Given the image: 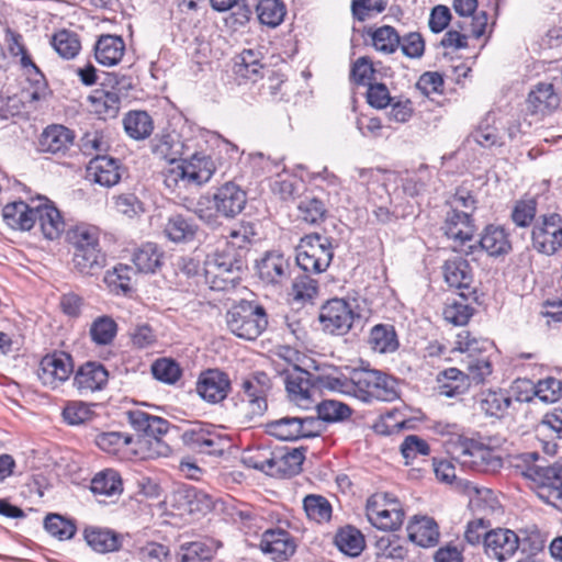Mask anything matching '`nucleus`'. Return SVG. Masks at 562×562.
I'll list each match as a JSON object with an SVG mask.
<instances>
[{"mask_svg":"<svg viewBox=\"0 0 562 562\" xmlns=\"http://www.w3.org/2000/svg\"><path fill=\"white\" fill-rule=\"evenodd\" d=\"M247 203L246 192L235 182L222 184L213 194L201 195L192 212L210 226L220 225V218L233 220Z\"/></svg>","mask_w":562,"mask_h":562,"instance_id":"obj_1","label":"nucleus"},{"mask_svg":"<svg viewBox=\"0 0 562 562\" xmlns=\"http://www.w3.org/2000/svg\"><path fill=\"white\" fill-rule=\"evenodd\" d=\"M518 460L526 464L522 474L532 481L537 496L562 510V460L552 465L537 464V452L522 453Z\"/></svg>","mask_w":562,"mask_h":562,"instance_id":"obj_2","label":"nucleus"},{"mask_svg":"<svg viewBox=\"0 0 562 562\" xmlns=\"http://www.w3.org/2000/svg\"><path fill=\"white\" fill-rule=\"evenodd\" d=\"M244 266L245 261L240 254H235L224 247L207 256L204 261L205 282L216 291L233 289L240 279Z\"/></svg>","mask_w":562,"mask_h":562,"instance_id":"obj_3","label":"nucleus"},{"mask_svg":"<svg viewBox=\"0 0 562 562\" xmlns=\"http://www.w3.org/2000/svg\"><path fill=\"white\" fill-rule=\"evenodd\" d=\"M226 323L237 337L254 340L267 328L268 319L262 306L241 301L227 311Z\"/></svg>","mask_w":562,"mask_h":562,"instance_id":"obj_4","label":"nucleus"},{"mask_svg":"<svg viewBox=\"0 0 562 562\" xmlns=\"http://www.w3.org/2000/svg\"><path fill=\"white\" fill-rule=\"evenodd\" d=\"M450 454L463 467L479 472L495 473L503 467V458L496 450L470 439H458Z\"/></svg>","mask_w":562,"mask_h":562,"instance_id":"obj_5","label":"nucleus"},{"mask_svg":"<svg viewBox=\"0 0 562 562\" xmlns=\"http://www.w3.org/2000/svg\"><path fill=\"white\" fill-rule=\"evenodd\" d=\"M215 171L214 161L203 153L193 154L190 159H183L181 164L171 166L165 175V183L168 188L207 182Z\"/></svg>","mask_w":562,"mask_h":562,"instance_id":"obj_6","label":"nucleus"},{"mask_svg":"<svg viewBox=\"0 0 562 562\" xmlns=\"http://www.w3.org/2000/svg\"><path fill=\"white\" fill-rule=\"evenodd\" d=\"M334 257L330 240L319 234L301 238L296 247L297 266L307 273L319 274L327 270Z\"/></svg>","mask_w":562,"mask_h":562,"instance_id":"obj_7","label":"nucleus"},{"mask_svg":"<svg viewBox=\"0 0 562 562\" xmlns=\"http://www.w3.org/2000/svg\"><path fill=\"white\" fill-rule=\"evenodd\" d=\"M456 344V349L465 355L461 361L469 385L485 383L486 379L493 372V367L487 356L481 352L475 353L476 351H481L479 341L475 338H470L468 331H462L458 335Z\"/></svg>","mask_w":562,"mask_h":562,"instance_id":"obj_8","label":"nucleus"},{"mask_svg":"<svg viewBox=\"0 0 562 562\" xmlns=\"http://www.w3.org/2000/svg\"><path fill=\"white\" fill-rule=\"evenodd\" d=\"M366 512L373 527H401L405 516L400 501L385 492L371 495L367 501Z\"/></svg>","mask_w":562,"mask_h":562,"instance_id":"obj_9","label":"nucleus"},{"mask_svg":"<svg viewBox=\"0 0 562 562\" xmlns=\"http://www.w3.org/2000/svg\"><path fill=\"white\" fill-rule=\"evenodd\" d=\"M443 234L451 239L454 245V250L472 255L475 245H467L471 241L475 232V225L472 216L468 211H460L457 209H449L445 215V221L441 226Z\"/></svg>","mask_w":562,"mask_h":562,"instance_id":"obj_10","label":"nucleus"},{"mask_svg":"<svg viewBox=\"0 0 562 562\" xmlns=\"http://www.w3.org/2000/svg\"><path fill=\"white\" fill-rule=\"evenodd\" d=\"M127 415L132 427L147 438L146 442L154 446L153 453L149 456H167L169 447L161 441L160 437L169 429L168 420L139 409L131 411Z\"/></svg>","mask_w":562,"mask_h":562,"instance_id":"obj_11","label":"nucleus"},{"mask_svg":"<svg viewBox=\"0 0 562 562\" xmlns=\"http://www.w3.org/2000/svg\"><path fill=\"white\" fill-rule=\"evenodd\" d=\"M358 317L351 303L344 299H333L322 306L318 318L326 333L345 335Z\"/></svg>","mask_w":562,"mask_h":562,"instance_id":"obj_12","label":"nucleus"},{"mask_svg":"<svg viewBox=\"0 0 562 562\" xmlns=\"http://www.w3.org/2000/svg\"><path fill=\"white\" fill-rule=\"evenodd\" d=\"M533 248L543 255L551 256L562 248V217L550 214L540 217L532 228Z\"/></svg>","mask_w":562,"mask_h":562,"instance_id":"obj_13","label":"nucleus"},{"mask_svg":"<svg viewBox=\"0 0 562 562\" xmlns=\"http://www.w3.org/2000/svg\"><path fill=\"white\" fill-rule=\"evenodd\" d=\"M442 271L445 281L449 286L460 290L459 295L463 301H476L473 269L468 260L460 257L449 259L442 266Z\"/></svg>","mask_w":562,"mask_h":562,"instance_id":"obj_14","label":"nucleus"},{"mask_svg":"<svg viewBox=\"0 0 562 562\" xmlns=\"http://www.w3.org/2000/svg\"><path fill=\"white\" fill-rule=\"evenodd\" d=\"M258 547L273 562H285L295 554L297 542L288 529H265Z\"/></svg>","mask_w":562,"mask_h":562,"instance_id":"obj_15","label":"nucleus"},{"mask_svg":"<svg viewBox=\"0 0 562 562\" xmlns=\"http://www.w3.org/2000/svg\"><path fill=\"white\" fill-rule=\"evenodd\" d=\"M482 542L490 558L504 562L519 549L520 537L514 529H487Z\"/></svg>","mask_w":562,"mask_h":562,"instance_id":"obj_16","label":"nucleus"},{"mask_svg":"<svg viewBox=\"0 0 562 562\" xmlns=\"http://www.w3.org/2000/svg\"><path fill=\"white\" fill-rule=\"evenodd\" d=\"M72 370V359L69 355L65 352H54L46 355L41 360L37 375L45 386L56 389L68 380Z\"/></svg>","mask_w":562,"mask_h":562,"instance_id":"obj_17","label":"nucleus"},{"mask_svg":"<svg viewBox=\"0 0 562 562\" xmlns=\"http://www.w3.org/2000/svg\"><path fill=\"white\" fill-rule=\"evenodd\" d=\"M476 495L470 499L473 519L465 527H491L497 522V517L504 514L502 506L490 490H475Z\"/></svg>","mask_w":562,"mask_h":562,"instance_id":"obj_18","label":"nucleus"},{"mask_svg":"<svg viewBox=\"0 0 562 562\" xmlns=\"http://www.w3.org/2000/svg\"><path fill=\"white\" fill-rule=\"evenodd\" d=\"M513 390L516 392L518 402H529L533 396L546 403H553L559 400L562 391V383L555 378H546L533 384L529 380H518Z\"/></svg>","mask_w":562,"mask_h":562,"instance_id":"obj_19","label":"nucleus"},{"mask_svg":"<svg viewBox=\"0 0 562 562\" xmlns=\"http://www.w3.org/2000/svg\"><path fill=\"white\" fill-rule=\"evenodd\" d=\"M82 538L92 552L109 554L124 549V543L131 536L116 529H82Z\"/></svg>","mask_w":562,"mask_h":562,"instance_id":"obj_20","label":"nucleus"},{"mask_svg":"<svg viewBox=\"0 0 562 562\" xmlns=\"http://www.w3.org/2000/svg\"><path fill=\"white\" fill-rule=\"evenodd\" d=\"M195 390L204 401L216 404L227 396L231 381L225 372L210 369L200 374Z\"/></svg>","mask_w":562,"mask_h":562,"instance_id":"obj_21","label":"nucleus"},{"mask_svg":"<svg viewBox=\"0 0 562 562\" xmlns=\"http://www.w3.org/2000/svg\"><path fill=\"white\" fill-rule=\"evenodd\" d=\"M109 380L108 370L99 362H86L74 376V386L80 395H88L104 389Z\"/></svg>","mask_w":562,"mask_h":562,"instance_id":"obj_22","label":"nucleus"},{"mask_svg":"<svg viewBox=\"0 0 562 562\" xmlns=\"http://www.w3.org/2000/svg\"><path fill=\"white\" fill-rule=\"evenodd\" d=\"M32 198L30 203L14 201L5 204L2 210V217L5 224L12 229L30 231L36 223L37 202Z\"/></svg>","mask_w":562,"mask_h":562,"instance_id":"obj_23","label":"nucleus"},{"mask_svg":"<svg viewBox=\"0 0 562 562\" xmlns=\"http://www.w3.org/2000/svg\"><path fill=\"white\" fill-rule=\"evenodd\" d=\"M257 270L259 278L271 284H282L290 278L291 263L279 251H269L258 262Z\"/></svg>","mask_w":562,"mask_h":562,"instance_id":"obj_24","label":"nucleus"},{"mask_svg":"<svg viewBox=\"0 0 562 562\" xmlns=\"http://www.w3.org/2000/svg\"><path fill=\"white\" fill-rule=\"evenodd\" d=\"M175 505L189 514H206L213 507V499L205 492L194 486L184 485L172 494Z\"/></svg>","mask_w":562,"mask_h":562,"instance_id":"obj_25","label":"nucleus"},{"mask_svg":"<svg viewBox=\"0 0 562 562\" xmlns=\"http://www.w3.org/2000/svg\"><path fill=\"white\" fill-rule=\"evenodd\" d=\"M34 202L40 206L36 210V222L43 235L50 240L58 238L65 228L59 211L46 196L37 195Z\"/></svg>","mask_w":562,"mask_h":562,"instance_id":"obj_26","label":"nucleus"},{"mask_svg":"<svg viewBox=\"0 0 562 562\" xmlns=\"http://www.w3.org/2000/svg\"><path fill=\"white\" fill-rule=\"evenodd\" d=\"M87 178L102 187L111 188L121 180L119 162L108 156L97 155L87 167Z\"/></svg>","mask_w":562,"mask_h":562,"instance_id":"obj_27","label":"nucleus"},{"mask_svg":"<svg viewBox=\"0 0 562 562\" xmlns=\"http://www.w3.org/2000/svg\"><path fill=\"white\" fill-rule=\"evenodd\" d=\"M308 372L304 370L288 374L285 379V387L289 397L297 406L304 409L311 408L314 403V395L317 390L311 384Z\"/></svg>","mask_w":562,"mask_h":562,"instance_id":"obj_28","label":"nucleus"},{"mask_svg":"<svg viewBox=\"0 0 562 562\" xmlns=\"http://www.w3.org/2000/svg\"><path fill=\"white\" fill-rule=\"evenodd\" d=\"M222 546V541L209 537L182 543L177 562H212Z\"/></svg>","mask_w":562,"mask_h":562,"instance_id":"obj_29","label":"nucleus"},{"mask_svg":"<svg viewBox=\"0 0 562 562\" xmlns=\"http://www.w3.org/2000/svg\"><path fill=\"white\" fill-rule=\"evenodd\" d=\"M262 58L263 54L259 49H244L236 58L234 74L241 79L257 82L267 70L261 63Z\"/></svg>","mask_w":562,"mask_h":562,"instance_id":"obj_30","label":"nucleus"},{"mask_svg":"<svg viewBox=\"0 0 562 562\" xmlns=\"http://www.w3.org/2000/svg\"><path fill=\"white\" fill-rule=\"evenodd\" d=\"M273 459L271 476H292L301 471L305 459L304 449L277 448L273 450Z\"/></svg>","mask_w":562,"mask_h":562,"instance_id":"obj_31","label":"nucleus"},{"mask_svg":"<svg viewBox=\"0 0 562 562\" xmlns=\"http://www.w3.org/2000/svg\"><path fill=\"white\" fill-rule=\"evenodd\" d=\"M74 143L72 132L63 125L47 126L40 137V149L44 153L65 154Z\"/></svg>","mask_w":562,"mask_h":562,"instance_id":"obj_32","label":"nucleus"},{"mask_svg":"<svg viewBox=\"0 0 562 562\" xmlns=\"http://www.w3.org/2000/svg\"><path fill=\"white\" fill-rule=\"evenodd\" d=\"M125 52V43L121 36L101 35L94 45L95 60L106 67L119 64Z\"/></svg>","mask_w":562,"mask_h":562,"instance_id":"obj_33","label":"nucleus"},{"mask_svg":"<svg viewBox=\"0 0 562 562\" xmlns=\"http://www.w3.org/2000/svg\"><path fill=\"white\" fill-rule=\"evenodd\" d=\"M378 530L383 532V535L375 536L374 548L376 558L403 561L407 557L408 550L404 546L405 540L394 533V531H400L401 529Z\"/></svg>","mask_w":562,"mask_h":562,"instance_id":"obj_34","label":"nucleus"},{"mask_svg":"<svg viewBox=\"0 0 562 562\" xmlns=\"http://www.w3.org/2000/svg\"><path fill=\"white\" fill-rule=\"evenodd\" d=\"M479 246L492 257L506 255L512 249L507 232L502 226L496 225H488L484 228Z\"/></svg>","mask_w":562,"mask_h":562,"instance_id":"obj_35","label":"nucleus"},{"mask_svg":"<svg viewBox=\"0 0 562 562\" xmlns=\"http://www.w3.org/2000/svg\"><path fill=\"white\" fill-rule=\"evenodd\" d=\"M559 102L551 83H539L528 94L527 109L531 114L544 115L557 109Z\"/></svg>","mask_w":562,"mask_h":562,"instance_id":"obj_36","label":"nucleus"},{"mask_svg":"<svg viewBox=\"0 0 562 562\" xmlns=\"http://www.w3.org/2000/svg\"><path fill=\"white\" fill-rule=\"evenodd\" d=\"M333 542L340 553L349 558L360 557L366 549V537L361 529H337Z\"/></svg>","mask_w":562,"mask_h":562,"instance_id":"obj_37","label":"nucleus"},{"mask_svg":"<svg viewBox=\"0 0 562 562\" xmlns=\"http://www.w3.org/2000/svg\"><path fill=\"white\" fill-rule=\"evenodd\" d=\"M19 54H21V65L26 69L29 81L33 85V89L25 92V98L31 101H38L44 99L47 94V83L45 81L44 75L32 61L31 57L26 53V49L21 45H18V52L15 55Z\"/></svg>","mask_w":562,"mask_h":562,"instance_id":"obj_38","label":"nucleus"},{"mask_svg":"<svg viewBox=\"0 0 562 562\" xmlns=\"http://www.w3.org/2000/svg\"><path fill=\"white\" fill-rule=\"evenodd\" d=\"M91 492L100 497H115L117 498L123 492V484L120 474L112 470L106 469L94 475L90 485Z\"/></svg>","mask_w":562,"mask_h":562,"instance_id":"obj_39","label":"nucleus"},{"mask_svg":"<svg viewBox=\"0 0 562 562\" xmlns=\"http://www.w3.org/2000/svg\"><path fill=\"white\" fill-rule=\"evenodd\" d=\"M368 344L379 353L395 352L400 346L394 327L385 324H378L371 328Z\"/></svg>","mask_w":562,"mask_h":562,"instance_id":"obj_40","label":"nucleus"},{"mask_svg":"<svg viewBox=\"0 0 562 562\" xmlns=\"http://www.w3.org/2000/svg\"><path fill=\"white\" fill-rule=\"evenodd\" d=\"M437 381L439 393L446 397L464 394L470 387L464 371L457 368L441 371L438 374Z\"/></svg>","mask_w":562,"mask_h":562,"instance_id":"obj_41","label":"nucleus"},{"mask_svg":"<svg viewBox=\"0 0 562 562\" xmlns=\"http://www.w3.org/2000/svg\"><path fill=\"white\" fill-rule=\"evenodd\" d=\"M198 225L183 215H171L164 227L166 237L173 243H188L194 239Z\"/></svg>","mask_w":562,"mask_h":562,"instance_id":"obj_42","label":"nucleus"},{"mask_svg":"<svg viewBox=\"0 0 562 562\" xmlns=\"http://www.w3.org/2000/svg\"><path fill=\"white\" fill-rule=\"evenodd\" d=\"M512 405V397L504 391H485L480 395V409L490 417L503 418Z\"/></svg>","mask_w":562,"mask_h":562,"instance_id":"obj_43","label":"nucleus"},{"mask_svg":"<svg viewBox=\"0 0 562 562\" xmlns=\"http://www.w3.org/2000/svg\"><path fill=\"white\" fill-rule=\"evenodd\" d=\"M72 262L81 274H94L105 265V255L100 246L94 248L78 249L74 251Z\"/></svg>","mask_w":562,"mask_h":562,"instance_id":"obj_44","label":"nucleus"},{"mask_svg":"<svg viewBox=\"0 0 562 562\" xmlns=\"http://www.w3.org/2000/svg\"><path fill=\"white\" fill-rule=\"evenodd\" d=\"M127 551L135 555L139 562H170L169 547L155 541H147L144 546H137L136 542H133Z\"/></svg>","mask_w":562,"mask_h":562,"instance_id":"obj_45","label":"nucleus"},{"mask_svg":"<svg viewBox=\"0 0 562 562\" xmlns=\"http://www.w3.org/2000/svg\"><path fill=\"white\" fill-rule=\"evenodd\" d=\"M50 44L56 53L64 59L75 58L81 49L78 34L68 30L56 32L52 37Z\"/></svg>","mask_w":562,"mask_h":562,"instance_id":"obj_46","label":"nucleus"},{"mask_svg":"<svg viewBox=\"0 0 562 562\" xmlns=\"http://www.w3.org/2000/svg\"><path fill=\"white\" fill-rule=\"evenodd\" d=\"M162 254L153 243L142 245L133 255V262L139 272H155L161 265Z\"/></svg>","mask_w":562,"mask_h":562,"instance_id":"obj_47","label":"nucleus"},{"mask_svg":"<svg viewBox=\"0 0 562 562\" xmlns=\"http://www.w3.org/2000/svg\"><path fill=\"white\" fill-rule=\"evenodd\" d=\"M124 128L134 139H145L153 132L151 117L145 111L130 112L124 119Z\"/></svg>","mask_w":562,"mask_h":562,"instance_id":"obj_48","label":"nucleus"},{"mask_svg":"<svg viewBox=\"0 0 562 562\" xmlns=\"http://www.w3.org/2000/svg\"><path fill=\"white\" fill-rule=\"evenodd\" d=\"M370 36L373 47L380 53L393 54L400 47L401 36L393 26L383 25L376 27L370 32Z\"/></svg>","mask_w":562,"mask_h":562,"instance_id":"obj_49","label":"nucleus"},{"mask_svg":"<svg viewBox=\"0 0 562 562\" xmlns=\"http://www.w3.org/2000/svg\"><path fill=\"white\" fill-rule=\"evenodd\" d=\"M380 371L373 369H355L351 371L352 391L363 400L372 397Z\"/></svg>","mask_w":562,"mask_h":562,"instance_id":"obj_50","label":"nucleus"},{"mask_svg":"<svg viewBox=\"0 0 562 562\" xmlns=\"http://www.w3.org/2000/svg\"><path fill=\"white\" fill-rule=\"evenodd\" d=\"M155 155L159 158L175 164L178 160L183 161L184 145L177 135H165L162 136L153 148Z\"/></svg>","mask_w":562,"mask_h":562,"instance_id":"obj_51","label":"nucleus"},{"mask_svg":"<svg viewBox=\"0 0 562 562\" xmlns=\"http://www.w3.org/2000/svg\"><path fill=\"white\" fill-rule=\"evenodd\" d=\"M300 420L297 417H282L267 423V432L280 440L293 441L300 439Z\"/></svg>","mask_w":562,"mask_h":562,"instance_id":"obj_52","label":"nucleus"},{"mask_svg":"<svg viewBox=\"0 0 562 562\" xmlns=\"http://www.w3.org/2000/svg\"><path fill=\"white\" fill-rule=\"evenodd\" d=\"M307 517L316 524H326L331 517L330 503L321 495H307L303 502Z\"/></svg>","mask_w":562,"mask_h":562,"instance_id":"obj_53","label":"nucleus"},{"mask_svg":"<svg viewBox=\"0 0 562 562\" xmlns=\"http://www.w3.org/2000/svg\"><path fill=\"white\" fill-rule=\"evenodd\" d=\"M260 23L276 27L284 19L285 7L280 0H260L256 8Z\"/></svg>","mask_w":562,"mask_h":562,"instance_id":"obj_54","label":"nucleus"},{"mask_svg":"<svg viewBox=\"0 0 562 562\" xmlns=\"http://www.w3.org/2000/svg\"><path fill=\"white\" fill-rule=\"evenodd\" d=\"M273 450L268 447H258L247 451L243 456V463L251 469L259 470L270 475L273 468Z\"/></svg>","mask_w":562,"mask_h":562,"instance_id":"obj_55","label":"nucleus"},{"mask_svg":"<svg viewBox=\"0 0 562 562\" xmlns=\"http://www.w3.org/2000/svg\"><path fill=\"white\" fill-rule=\"evenodd\" d=\"M299 218L308 224H317L325 218L326 207L322 200L306 195L299 205Z\"/></svg>","mask_w":562,"mask_h":562,"instance_id":"obj_56","label":"nucleus"},{"mask_svg":"<svg viewBox=\"0 0 562 562\" xmlns=\"http://www.w3.org/2000/svg\"><path fill=\"white\" fill-rule=\"evenodd\" d=\"M255 235L256 233L252 224H241L237 229H233L229 233V239L225 247L235 254H240V257L244 258L247 251V246L251 244Z\"/></svg>","mask_w":562,"mask_h":562,"instance_id":"obj_57","label":"nucleus"},{"mask_svg":"<svg viewBox=\"0 0 562 562\" xmlns=\"http://www.w3.org/2000/svg\"><path fill=\"white\" fill-rule=\"evenodd\" d=\"M318 418L326 423H336L348 418L351 409L348 405L334 401L325 400L316 404Z\"/></svg>","mask_w":562,"mask_h":562,"instance_id":"obj_58","label":"nucleus"},{"mask_svg":"<svg viewBox=\"0 0 562 562\" xmlns=\"http://www.w3.org/2000/svg\"><path fill=\"white\" fill-rule=\"evenodd\" d=\"M135 272L132 267L125 265L116 266L113 271H108L104 281L114 291L123 292L124 294L132 290V280Z\"/></svg>","mask_w":562,"mask_h":562,"instance_id":"obj_59","label":"nucleus"},{"mask_svg":"<svg viewBox=\"0 0 562 562\" xmlns=\"http://www.w3.org/2000/svg\"><path fill=\"white\" fill-rule=\"evenodd\" d=\"M537 213V201L535 198L520 199L515 202L510 218L518 227H527L535 220Z\"/></svg>","mask_w":562,"mask_h":562,"instance_id":"obj_60","label":"nucleus"},{"mask_svg":"<svg viewBox=\"0 0 562 562\" xmlns=\"http://www.w3.org/2000/svg\"><path fill=\"white\" fill-rule=\"evenodd\" d=\"M116 323L109 316L98 317L90 327V336L98 345H109L116 335Z\"/></svg>","mask_w":562,"mask_h":562,"instance_id":"obj_61","label":"nucleus"},{"mask_svg":"<svg viewBox=\"0 0 562 562\" xmlns=\"http://www.w3.org/2000/svg\"><path fill=\"white\" fill-rule=\"evenodd\" d=\"M241 389L245 395L243 401L249 404L251 413L254 415H261L267 408V394L249 378L243 381Z\"/></svg>","mask_w":562,"mask_h":562,"instance_id":"obj_62","label":"nucleus"},{"mask_svg":"<svg viewBox=\"0 0 562 562\" xmlns=\"http://www.w3.org/2000/svg\"><path fill=\"white\" fill-rule=\"evenodd\" d=\"M153 375L165 383L172 384L179 380L181 370L179 366L170 359H158L151 366Z\"/></svg>","mask_w":562,"mask_h":562,"instance_id":"obj_63","label":"nucleus"},{"mask_svg":"<svg viewBox=\"0 0 562 562\" xmlns=\"http://www.w3.org/2000/svg\"><path fill=\"white\" fill-rule=\"evenodd\" d=\"M387 0H352L351 11L355 19L366 21L373 14L385 10Z\"/></svg>","mask_w":562,"mask_h":562,"instance_id":"obj_64","label":"nucleus"}]
</instances>
